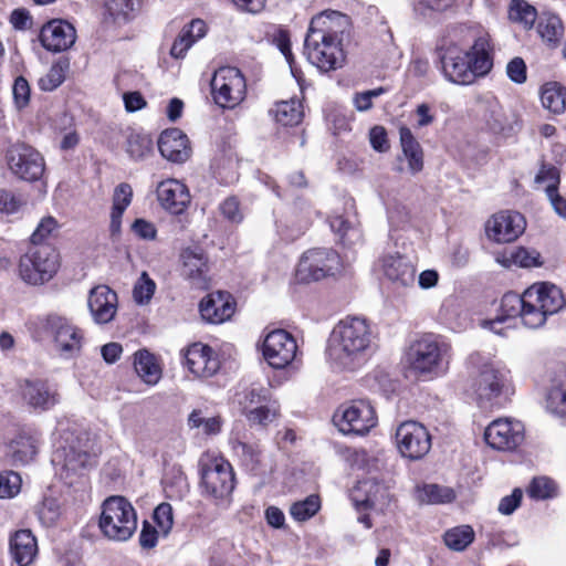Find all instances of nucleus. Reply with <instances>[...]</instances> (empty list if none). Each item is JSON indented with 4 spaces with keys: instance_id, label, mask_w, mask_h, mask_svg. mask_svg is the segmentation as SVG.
<instances>
[{
    "instance_id": "2",
    "label": "nucleus",
    "mask_w": 566,
    "mask_h": 566,
    "mask_svg": "<svg viewBox=\"0 0 566 566\" xmlns=\"http://www.w3.org/2000/svg\"><path fill=\"white\" fill-rule=\"evenodd\" d=\"M437 54L442 75L455 85H471L493 69L494 45L488 38H476L468 50L452 42L442 43L437 46Z\"/></svg>"
},
{
    "instance_id": "31",
    "label": "nucleus",
    "mask_w": 566,
    "mask_h": 566,
    "mask_svg": "<svg viewBox=\"0 0 566 566\" xmlns=\"http://www.w3.org/2000/svg\"><path fill=\"white\" fill-rule=\"evenodd\" d=\"M400 145L402 157L408 163V170L411 175H416L423 169V150L419 142L408 127L399 129Z\"/></svg>"
},
{
    "instance_id": "44",
    "label": "nucleus",
    "mask_w": 566,
    "mask_h": 566,
    "mask_svg": "<svg viewBox=\"0 0 566 566\" xmlns=\"http://www.w3.org/2000/svg\"><path fill=\"white\" fill-rule=\"evenodd\" d=\"M319 509L321 500L318 495L312 494L303 501L293 503L290 507V514L294 520L303 522L314 516Z\"/></svg>"
},
{
    "instance_id": "5",
    "label": "nucleus",
    "mask_w": 566,
    "mask_h": 566,
    "mask_svg": "<svg viewBox=\"0 0 566 566\" xmlns=\"http://www.w3.org/2000/svg\"><path fill=\"white\" fill-rule=\"evenodd\" d=\"M450 347L433 335L415 340L409 347L407 363L409 369L419 376H439L448 367Z\"/></svg>"
},
{
    "instance_id": "19",
    "label": "nucleus",
    "mask_w": 566,
    "mask_h": 566,
    "mask_svg": "<svg viewBox=\"0 0 566 566\" xmlns=\"http://www.w3.org/2000/svg\"><path fill=\"white\" fill-rule=\"evenodd\" d=\"M526 228L524 217L516 211H500L485 223L486 237L496 243L515 241Z\"/></svg>"
},
{
    "instance_id": "45",
    "label": "nucleus",
    "mask_w": 566,
    "mask_h": 566,
    "mask_svg": "<svg viewBox=\"0 0 566 566\" xmlns=\"http://www.w3.org/2000/svg\"><path fill=\"white\" fill-rule=\"evenodd\" d=\"M454 0H417L413 7L415 13L424 20H432L440 12L446 11Z\"/></svg>"
},
{
    "instance_id": "53",
    "label": "nucleus",
    "mask_w": 566,
    "mask_h": 566,
    "mask_svg": "<svg viewBox=\"0 0 566 566\" xmlns=\"http://www.w3.org/2000/svg\"><path fill=\"white\" fill-rule=\"evenodd\" d=\"M180 29L179 35H206L209 31L206 21L202 19H192L187 23L174 20L170 23V32H175Z\"/></svg>"
},
{
    "instance_id": "24",
    "label": "nucleus",
    "mask_w": 566,
    "mask_h": 566,
    "mask_svg": "<svg viewBox=\"0 0 566 566\" xmlns=\"http://www.w3.org/2000/svg\"><path fill=\"white\" fill-rule=\"evenodd\" d=\"M184 356L186 366L197 377H211L220 367L219 359L212 348L201 343L190 345Z\"/></svg>"
},
{
    "instance_id": "1",
    "label": "nucleus",
    "mask_w": 566,
    "mask_h": 566,
    "mask_svg": "<svg viewBox=\"0 0 566 566\" xmlns=\"http://www.w3.org/2000/svg\"><path fill=\"white\" fill-rule=\"evenodd\" d=\"M565 300L560 289L554 284L537 283L530 286L522 295L509 292L501 300V315L495 319L485 322L495 333L496 324L506 319L521 317L524 325L531 328L541 327L548 315H553L562 310Z\"/></svg>"
},
{
    "instance_id": "12",
    "label": "nucleus",
    "mask_w": 566,
    "mask_h": 566,
    "mask_svg": "<svg viewBox=\"0 0 566 566\" xmlns=\"http://www.w3.org/2000/svg\"><path fill=\"white\" fill-rule=\"evenodd\" d=\"M304 52L313 65L325 72L340 67L345 61L339 38H304Z\"/></svg>"
},
{
    "instance_id": "62",
    "label": "nucleus",
    "mask_w": 566,
    "mask_h": 566,
    "mask_svg": "<svg viewBox=\"0 0 566 566\" xmlns=\"http://www.w3.org/2000/svg\"><path fill=\"white\" fill-rule=\"evenodd\" d=\"M133 198V189L128 184L118 185L113 195V207L118 211H125L130 205Z\"/></svg>"
},
{
    "instance_id": "50",
    "label": "nucleus",
    "mask_w": 566,
    "mask_h": 566,
    "mask_svg": "<svg viewBox=\"0 0 566 566\" xmlns=\"http://www.w3.org/2000/svg\"><path fill=\"white\" fill-rule=\"evenodd\" d=\"M156 290V283L146 272H143L136 282L133 291L134 300L138 304H147L153 297Z\"/></svg>"
},
{
    "instance_id": "41",
    "label": "nucleus",
    "mask_w": 566,
    "mask_h": 566,
    "mask_svg": "<svg viewBox=\"0 0 566 566\" xmlns=\"http://www.w3.org/2000/svg\"><path fill=\"white\" fill-rule=\"evenodd\" d=\"M244 416L251 424L268 427L280 416V406L271 399L269 402L249 409Z\"/></svg>"
},
{
    "instance_id": "18",
    "label": "nucleus",
    "mask_w": 566,
    "mask_h": 566,
    "mask_svg": "<svg viewBox=\"0 0 566 566\" xmlns=\"http://www.w3.org/2000/svg\"><path fill=\"white\" fill-rule=\"evenodd\" d=\"M506 370L494 361L482 364L474 380V391L481 403H493L505 388Z\"/></svg>"
},
{
    "instance_id": "3",
    "label": "nucleus",
    "mask_w": 566,
    "mask_h": 566,
    "mask_svg": "<svg viewBox=\"0 0 566 566\" xmlns=\"http://www.w3.org/2000/svg\"><path fill=\"white\" fill-rule=\"evenodd\" d=\"M373 342L369 324L361 317H346L332 331L327 357L333 366L353 370L365 360Z\"/></svg>"
},
{
    "instance_id": "22",
    "label": "nucleus",
    "mask_w": 566,
    "mask_h": 566,
    "mask_svg": "<svg viewBox=\"0 0 566 566\" xmlns=\"http://www.w3.org/2000/svg\"><path fill=\"white\" fill-rule=\"evenodd\" d=\"M180 258L184 277L198 289H207L210 266L206 253L199 248H187L181 252Z\"/></svg>"
},
{
    "instance_id": "56",
    "label": "nucleus",
    "mask_w": 566,
    "mask_h": 566,
    "mask_svg": "<svg viewBox=\"0 0 566 566\" xmlns=\"http://www.w3.org/2000/svg\"><path fill=\"white\" fill-rule=\"evenodd\" d=\"M74 25L63 19H53L40 29V35H75Z\"/></svg>"
},
{
    "instance_id": "7",
    "label": "nucleus",
    "mask_w": 566,
    "mask_h": 566,
    "mask_svg": "<svg viewBox=\"0 0 566 566\" xmlns=\"http://www.w3.org/2000/svg\"><path fill=\"white\" fill-rule=\"evenodd\" d=\"M61 265L59 251L51 244L31 247L18 263L19 277L27 284L40 286L51 281Z\"/></svg>"
},
{
    "instance_id": "48",
    "label": "nucleus",
    "mask_w": 566,
    "mask_h": 566,
    "mask_svg": "<svg viewBox=\"0 0 566 566\" xmlns=\"http://www.w3.org/2000/svg\"><path fill=\"white\" fill-rule=\"evenodd\" d=\"M153 150V142L148 136L134 134L128 137L127 153L136 160L148 156Z\"/></svg>"
},
{
    "instance_id": "16",
    "label": "nucleus",
    "mask_w": 566,
    "mask_h": 566,
    "mask_svg": "<svg viewBox=\"0 0 566 566\" xmlns=\"http://www.w3.org/2000/svg\"><path fill=\"white\" fill-rule=\"evenodd\" d=\"M484 439L495 450L512 451L524 441V426L518 420L500 418L486 427Z\"/></svg>"
},
{
    "instance_id": "32",
    "label": "nucleus",
    "mask_w": 566,
    "mask_h": 566,
    "mask_svg": "<svg viewBox=\"0 0 566 566\" xmlns=\"http://www.w3.org/2000/svg\"><path fill=\"white\" fill-rule=\"evenodd\" d=\"M329 227L344 247L354 248L363 243V232L356 221L342 214H333Z\"/></svg>"
},
{
    "instance_id": "25",
    "label": "nucleus",
    "mask_w": 566,
    "mask_h": 566,
    "mask_svg": "<svg viewBox=\"0 0 566 566\" xmlns=\"http://www.w3.org/2000/svg\"><path fill=\"white\" fill-rule=\"evenodd\" d=\"M357 507L384 510L390 502L388 489L374 479L359 481L352 491Z\"/></svg>"
},
{
    "instance_id": "40",
    "label": "nucleus",
    "mask_w": 566,
    "mask_h": 566,
    "mask_svg": "<svg viewBox=\"0 0 566 566\" xmlns=\"http://www.w3.org/2000/svg\"><path fill=\"white\" fill-rule=\"evenodd\" d=\"M232 449L240 458L242 464L251 471H256L262 463V449L259 443H248L233 440Z\"/></svg>"
},
{
    "instance_id": "47",
    "label": "nucleus",
    "mask_w": 566,
    "mask_h": 566,
    "mask_svg": "<svg viewBox=\"0 0 566 566\" xmlns=\"http://www.w3.org/2000/svg\"><path fill=\"white\" fill-rule=\"evenodd\" d=\"M271 400L270 390L262 386H252L248 389L243 398L240 400V406L242 413L245 415V411L249 409L255 408V406H260L264 402H269Z\"/></svg>"
},
{
    "instance_id": "42",
    "label": "nucleus",
    "mask_w": 566,
    "mask_h": 566,
    "mask_svg": "<svg viewBox=\"0 0 566 566\" xmlns=\"http://www.w3.org/2000/svg\"><path fill=\"white\" fill-rule=\"evenodd\" d=\"M69 66L70 63L66 59L55 62L50 70L39 78V88L44 92L56 90L64 82Z\"/></svg>"
},
{
    "instance_id": "60",
    "label": "nucleus",
    "mask_w": 566,
    "mask_h": 566,
    "mask_svg": "<svg viewBox=\"0 0 566 566\" xmlns=\"http://www.w3.org/2000/svg\"><path fill=\"white\" fill-rule=\"evenodd\" d=\"M506 74L516 84L525 83L527 80V69L524 60L518 56L512 59L506 65Z\"/></svg>"
},
{
    "instance_id": "29",
    "label": "nucleus",
    "mask_w": 566,
    "mask_h": 566,
    "mask_svg": "<svg viewBox=\"0 0 566 566\" xmlns=\"http://www.w3.org/2000/svg\"><path fill=\"white\" fill-rule=\"evenodd\" d=\"M234 301L227 292L218 291L200 302L202 318L212 324H220L231 318L234 313Z\"/></svg>"
},
{
    "instance_id": "26",
    "label": "nucleus",
    "mask_w": 566,
    "mask_h": 566,
    "mask_svg": "<svg viewBox=\"0 0 566 566\" xmlns=\"http://www.w3.org/2000/svg\"><path fill=\"white\" fill-rule=\"evenodd\" d=\"M88 310L97 324L111 322L117 311V295L107 285H97L90 291Z\"/></svg>"
},
{
    "instance_id": "58",
    "label": "nucleus",
    "mask_w": 566,
    "mask_h": 566,
    "mask_svg": "<svg viewBox=\"0 0 566 566\" xmlns=\"http://www.w3.org/2000/svg\"><path fill=\"white\" fill-rule=\"evenodd\" d=\"M511 260L514 264L522 268L539 266L541 254L536 250H528L525 248H517L511 254Z\"/></svg>"
},
{
    "instance_id": "17",
    "label": "nucleus",
    "mask_w": 566,
    "mask_h": 566,
    "mask_svg": "<svg viewBox=\"0 0 566 566\" xmlns=\"http://www.w3.org/2000/svg\"><path fill=\"white\" fill-rule=\"evenodd\" d=\"M10 170L20 179L35 181L44 172V159L33 147L24 144L14 145L8 151Z\"/></svg>"
},
{
    "instance_id": "13",
    "label": "nucleus",
    "mask_w": 566,
    "mask_h": 566,
    "mask_svg": "<svg viewBox=\"0 0 566 566\" xmlns=\"http://www.w3.org/2000/svg\"><path fill=\"white\" fill-rule=\"evenodd\" d=\"M19 395L22 405L33 412H45L61 401L57 387L44 379H23L19 382Z\"/></svg>"
},
{
    "instance_id": "46",
    "label": "nucleus",
    "mask_w": 566,
    "mask_h": 566,
    "mask_svg": "<svg viewBox=\"0 0 566 566\" xmlns=\"http://www.w3.org/2000/svg\"><path fill=\"white\" fill-rule=\"evenodd\" d=\"M536 31L538 35H562L564 33V24L557 14L542 12L537 18Z\"/></svg>"
},
{
    "instance_id": "33",
    "label": "nucleus",
    "mask_w": 566,
    "mask_h": 566,
    "mask_svg": "<svg viewBox=\"0 0 566 566\" xmlns=\"http://www.w3.org/2000/svg\"><path fill=\"white\" fill-rule=\"evenodd\" d=\"M187 426L190 430H201L206 437H214L221 432L223 419L219 415L208 416L202 409H193L187 418Z\"/></svg>"
},
{
    "instance_id": "11",
    "label": "nucleus",
    "mask_w": 566,
    "mask_h": 566,
    "mask_svg": "<svg viewBox=\"0 0 566 566\" xmlns=\"http://www.w3.org/2000/svg\"><path fill=\"white\" fill-rule=\"evenodd\" d=\"M211 90L218 105L233 108L245 97V78L237 67L223 66L214 72Z\"/></svg>"
},
{
    "instance_id": "63",
    "label": "nucleus",
    "mask_w": 566,
    "mask_h": 566,
    "mask_svg": "<svg viewBox=\"0 0 566 566\" xmlns=\"http://www.w3.org/2000/svg\"><path fill=\"white\" fill-rule=\"evenodd\" d=\"M386 92L384 87H377L375 90L365 91L355 94L354 96V105L357 111L366 112L373 107V98L379 97Z\"/></svg>"
},
{
    "instance_id": "35",
    "label": "nucleus",
    "mask_w": 566,
    "mask_h": 566,
    "mask_svg": "<svg viewBox=\"0 0 566 566\" xmlns=\"http://www.w3.org/2000/svg\"><path fill=\"white\" fill-rule=\"evenodd\" d=\"M275 120L283 126H295L302 122L304 112L303 105L298 99L282 101L275 104L271 109Z\"/></svg>"
},
{
    "instance_id": "38",
    "label": "nucleus",
    "mask_w": 566,
    "mask_h": 566,
    "mask_svg": "<svg viewBox=\"0 0 566 566\" xmlns=\"http://www.w3.org/2000/svg\"><path fill=\"white\" fill-rule=\"evenodd\" d=\"M417 500L426 504L450 503L455 499L454 491L449 486L424 484L416 491Z\"/></svg>"
},
{
    "instance_id": "27",
    "label": "nucleus",
    "mask_w": 566,
    "mask_h": 566,
    "mask_svg": "<svg viewBox=\"0 0 566 566\" xmlns=\"http://www.w3.org/2000/svg\"><path fill=\"white\" fill-rule=\"evenodd\" d=\"M158 149L164 158L177 164L185 163L191 155L189 139L178 128L166 129L160 134Z\"/></svg>"
},
{
    "instance_id": "10",
    "label": "nucleus",
    "mask_w": 566,
    "mask_h": 566,
    "mask_svg": "<svg viewBox=\"0 0 566 566\" xmlns=\"http://www.w3.org/2000/svg\"><path fill=\"white\" fill-rule=\"evenodd\" d=\"M340 268V258L336 251L316 248L302 255L295 275L298 282L311 283L335 275Z\"/></svg>"
},
{
    "instance_id": "51",
    "label": "nucleus",
    "mask_w": 566,
    "mask_h": 566,
    "mask_svg": "<svg viewBox=\"0 0 566 566\" xmlns=\"http://www.w3.org/2000/svg\"><path fill=\"white\" fill-rule=\"evenodd\" d=\"M527 493L533 499L545 500L552 497L555 494V484L548 478H535L530 484Z\"/></svg>"
},
{
    "instance_id": "37",
    "label": "nucleus",
    "mask_w": 566,
    "mask_h": 566,
    "mask_svg": "<svg viewBox=\"0 0 566 566\" xmlns=\"http://www.w3.org/2000/svg\"><path fill=\"white\" fill-rule=\"evenodd\" d=\"M107 12L115 24H125L133 20L140 10V0H109Z\"/></svg>"
},
{
    "instance_id": "15",
    "label": "nucleus",
    "mask_w": 566,
    "mask_h": 566,
    "mask_svg": "<svg viewBox=\"0 0 566 566\" xmlns=\"http://www.w3.org/2000/svg\"><path fill=\"white\" fill-rule=\"evenodd\" d=\"M55 451V458L63 460V467L70 471L86 469L94 464L96 452L92 448L86 434L74 437L73 433H66Z\"/></svg>"
},
{
    "instance_id": "43",
    "label": "nucleus",
    "mask_w": 566,
    "mask_h": 566,
    "mask_svg": "<svg viewBox=\"0 0 566 566\" xmlns=\"http://www.w3.org/2000/svg\"><path fill=\"white\" fill-rule=\"evenodd\" d=\"M446 545L455 552L464 551L474 539V531L469 525L448 530L443 536Z\"/></svg>"
},
{
    "instance_id": "61",
    "label": "nucleus",
    "mask_w": 566,
    "mask_h": 566,
    "mask_svg": "<svg viewBox=\"0 0 566 566\" xmlns=\"http://www.w3.org/2000/svg\"><path fill=\"white\" fill-rule=\"evenodd\" d=\"M13 99L18 108H23L30 101V85L28 81L19 76L15 78L12 87Z\"/></svg>"
},
{
    "instance_id": "49",
    "label": "nucleus",
    "mask_w": 566,
    "mask_h": 566,
    "mask_svg": "<svg viewBox=\"0 0 566 566\" xmlns=\"http://www.w3.org/2000/svg\"><path fill=\"white\" fill-rule=\"evenodd\" d=\"M11 449L13 452L14 461H19L21 463L29 462L38 452L36 447L31 438L24 436H20L18 439H15L11 444Z\"/></svg>"
},
{
    "instance_id": "57",
    "label": "nucleus",
    "mask_w": 566,
    "mask_h": 566,
    "mask_svg": "<svg viewBox=\"0 0 566 566\" xmlns=\"http://www.w3.org/2000/svg\"><path fill=\"white\" fill-rule=\"evenodd\" d=\"M36 514L43 525H53L60 516V509L57 502L54 499H45L36 507Z\"/></svg>"
},
{
    "instance_id": "14",
    "label": "nucleus",
    "mask_w": 566,
    "mask_h": 566,
    "mask_svg": "<svg viewBox=\"0 0 566 566\" xmlns=\"http://www.w3.org/2000/svg\"><path fill=\"white\" fill-rule=\"evenodd\" d=\"M396 444L403 458L416 461L430 451L431 436L423 424L409 420L396 429Z\"/></svg>"
},
{
    "instance_id": "39",
    "label": "nucleus",
    "mask_w": 566,
    "mask_h": 566,
    "mask_svg": "<svg viewBox=\"0 0 566 566\" xmlns=\"http://www.w3.org/2000/svg\"><path fill=\"white\" fill-rule=\"evenodd\" d=\"M510 20L520 24L525 31H528L537 21V11L525 0H512L509 9Z\"/></svg>"
},
{
    "instance_id": "20",
    "label": "nucleus",
    "mask_w": 566,
    "mask_h": 566,
    "mask_svg": "<svg viewBox=\"0 0 566 566\" xmlns=\"http://www.w3.org/2000/svg\"><path fill=\"white\" fill-rule=\"evenodd\" d=\"M297 345L293 336L284 329L269 333L263 342V356L270 366L280 369L295 358Z\"/></svg>"
},
{
    "instance_id": "28",
    "label": "nucleus",
    "mask_w": 566,
    "mask_h": 566,
    "mask_svg": "<svg viewBox=\"0 0 566 566\" xmlns=\"http://www.w3.org/2000/svg\"><path fill=\"white\" fill-rule=\"evenodd\" d=\"M384 275L397 287H409L415 284L416 269L411 262L396 253L384 255L380 260Z\"/></svg>"
},
{
    "instance_id": "54",
    "label": "nucleus",
    "mask_w": 566,
    "mask_h": 566,
    "mask_svg": "<svg viewBox=\"0 0 566 566\" xmlns=\"http://www.w3.org/2000/svg\"><path fill=\"white\" fill-rule=\"evenodd\" d=\"M547 408L560 417H566V386L553 387L547 396Z\"/></svg>"
},
{
    "instance_id": "8",
    "label": "nucleus",
    "mask_w": 566,
    "mask_h": 566,
    "mask_svg": "<svg viewBox=\"0 0 566 566\" xmlns=\"http://www.w3.org/2000/svg\"><path fill=\"white\" fill-rule=\"evenodd\" d=\"M43 327L60 356L73 358L81 354L85 342L84 332L70 318L52 313L44 318Z\"/></svg>"
},
{
    "instance_id": "55",
    "label": "nucleus",
    "mask_w": 566,
    "mask_h": 566,
    "mask_svg": "<svg viewBox=\"0 0 566 566\" xmlns=\"http://www.w3.org/2000/svg\"><path fill=\"white\" fill-rule=\"evenodd\" d=\"M21 478L13 471L0 473V497H12L20 492Z\"/></svg>"
},
{
    "instance_id": "21",
    "label": "nucleus",
    "mask_w": 566,
    "mask_h": 566,
    "mask_svg": "<svg viewBox=\"0 0 566 566\" xmlns=\"http://www.w3.org/2000/svg\"><path fill=\"white\" fill-rule=\"evenodd\" d=\"M353 31V21L349 15L337 10L326 9L315 14L308 25L306 35L319 33L322 35H345Z\"/></svg>"
},
{
    "instance_id": "52",
    "label": "nucleus",
    "mask_w": 566,
    "mask_h": 566,
    "mask_svg": "<svg viewBox=\"0 0 566 566\" xmlns=\"http://www.w3.org/2000/svg\"><path fill=\"white\" fill-rule=\"evenodd\" d=\"M154 521L161 535L169 534L174 525L172 507L169 503L159 504L154 511Z\"/></svg>"
},
{
    "instance_id": "23",
    "label": "nucleus",
    "mask_w": 566,
    "mask_h": 566,
    "mask_svg": "<svg viewBox=\"0 0 566 566\" xmlns=\"http://www.w3.org/2000/svg\"><path fill=\"white\" fill-rule=\"evenodd\" d=\"M157 199L161 207L174 214L182 213L190 203L187 186L178 179H166L158 184Z\"/></svg>"
},
{
    "instance_id": "4",
    "label": "nucleus",
    "mask_w": 566,
    "mask_h": 566,
    "mask_svg": "<svg viewBox=\"0 0 566 566\" xmlns=\"http://www.w3.org/2000/svg\"><path fill=\"white\" fill-rule=\"evenodd\" d=\"M98 528L109 541H128L137 530V514L132 503L120 495H112L104 500L101 505Z\"/></svg>"
},
{
    "instance_id": "64",
    "label": "nucleus",
    "mask_w": 566,
    "mask_h": 566,
    "mask_svg": "<svg viewBox=\"0 0 566 566\" xmlns=\"http://www.w3.org/2000/svg\"><path fill=\"white\" fill-rule=\"evenodd\" d=\"M57 227V221L53 217L43 218L38 224L36 229L31 235V240L34 245L45 240Z\"/></svg>"
},
{
    "instance_id": "6",
    "label": "nucleus",
    "mask_w": 566,
    "mask_h": 566,
    "mask_svg": "<svg viewBox=\"0 0 566 566\" xmlns=\"http://www.w3.org/2000/svg\"><path fill=\"white\" fill-rule=\"evenodd\" d=\"M202 493L218 505L228 506L235 488L231 463L223 457L206 455L200 460Z\"/></svg>"
},
{
    "instance_id": "34",
    "label": "nucleus",
    "mask_w": 566,
    "mask_h": 566,
    "mask_svg": "<svg viewBox=\"0 0 566 566\" xmlns=\"http://www.w3.org/2000/svg\"><path fill=\"white\" fill-rule=\"evenodd\" d=\"M134 367L137 375L148 385H156L161 377V369L155 356L146 349L135 353Z\"/></svg>"
},
{
    "instance_id": "59",
    "label": "nucleus",
    "mask_w": 566,
    "mask_h": 566,
    "mask_svg": "<svg viewBox=\"0 0 566 566\" xmlns=\"http://www.w3.org/2000/svg\"><path fill=\"white\" fill-rule=\"evenodd\" d=\"M24 205V200L15 193L0 189V212L6 214H12L18 212Z\"/></svg>"
},
{
    "instance_id": "30",
    "label": "nucleus",
    "mask_w": 566,
    "mask_h": 566,
    "mask_svg": "<svg viewBox=\"0 0 566 566\" xmlns=\"http://www.w3.org/2000/svg\"><path fill=\"white\" fill-rule=\"evenodd\" d=\"M10 553L19 566H29L38 555V543L30 530H19L10 537Z\"/></svg>"
},
{
    "instance_id": "36",
    "label": "nucleus",
    "mask_w": 566,
    "mask_h": 566,
    "mask_svg": "<svg viewBox=\"0 0 566 566\" xmlns=\"http://www.w3.org/2000/svg\"><path fill=\"white\" fill-rule=\"evenodd\" d=\"M542 105L554 114L566 109V90L556 82L546 83L541 92Z\"/></svg>"
},
{
    "instance_id": "9",
    "label": "nucleus",
    "mask_w": 566,
    "mask_h": 566,
    "mask_svg": "<svg viewBox=\"0 0 566 566\" xmlns=\"http://www.w3.org/2000/svg\"><path fill=\"white\" fill-rule=\"evenodd\" d=\"M333 421L344 434L364 436L377 424V416L369 401L357 399L339 406Z\"/></svg>"
}]
</instances>
